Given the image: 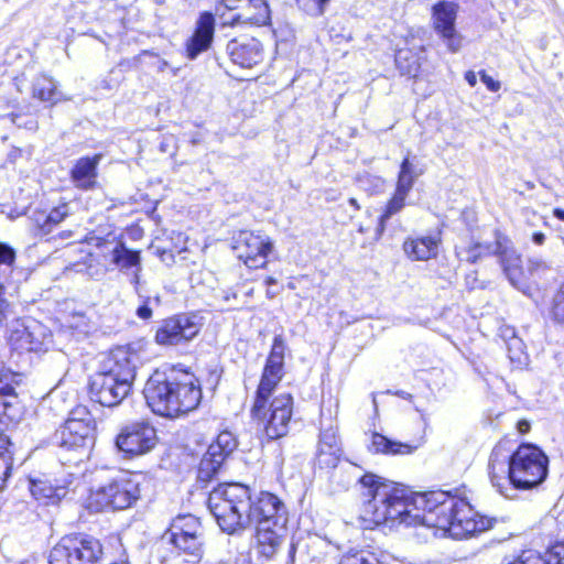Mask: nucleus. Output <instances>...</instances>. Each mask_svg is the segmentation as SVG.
<instances>
[{
  "label": "nucleus",
  "mask_w": 564,
  "mask_h": 564,
  "mask_svg": "<svg viewBox=\"0 0 564 564\" xmlns=\"http://www.w3.org/2000/svg\"><path fill=\"white\" fill-rule=\"evenodd\" d=\"M265 283H267L268 285L275 284V283H276V280H275L274 278L269 276V278L265 280Z\"/></svg>",
  "instance_id": "nucleus-62"
},
{
  "label": "nucleus",
  "mask_w": 564,
  "mask_h": 564,
  "mask_svg": "<svg viewBox=\"0 0 564 564\" xmlns=\"http://www.w3.org/2000/svg\"><path fill=\"white\" fill-rule=\"evenodd\" d=\"M532 239L535 245H542L545 240V236L542 232H535Z\"/></svg>",
  "instance_id": "nucleus-56"
},
{
  "label": "nucleus",
  "mask_w": 564,
  "mask_h": 564,
  "mask_svg": "<svg viewBox=\"0 0 564 564\" xmlns=\"http://www.w3.org/2000/svg\"><path fill=\"white\" fill-rule=\"evenodd\" d=\"M237 446L238 441L230 431L225 430L220 432L216 441L208 446L199 463L198 479L200 481H209Z\"/></svg>",
  "instance_id": "nucleus-15"
},
{
  "label": "nucleus",
  "mask_w": 564,
  "mask_h": 564,
  "mask_svg": "<svg viewBox=\"0 0 564 564\" xmlns=\"http://www.w3.org/2000/svg\"><path fill=\"white\" fill-rule=\"evenodd\" d=\"M79 564H104V550L100 541L90 535L75 534L65 536Z\"/></svg>",
  "instance_id": "nucleus-24"
},
{
  "label": "nucleus",
  "mask_w": 564,
  "mask_h": 564,
  "mask_svg": "<svg viewBox=\"0 0 564 564\" xmlns=\"http://www.w3.org/2000/svg\"><path fill=\"white\" fill-rule=\"evenodd\" d=\"M518 429L521 433H527L530 429V424L527 421H520L518 423Z\"/></svg>",
  "instance_id": "nucleus-57"
},
{
  "label": "nucleus",
  "mask_w": 564,
  "mask_h": 564,
  "mask_svg": "<svg viewBox=\"0 0 564 564\" xmlns=\"http://www.w3.org/2000/svg\"><path fill=\"white\" fill-rule=\"evenodd\" d=\"M160 257L161 260L169 265L174 262V256L169 251H163Z\"/></svg>",
  "instance_id": "nucleus-54"
},
{
  "label": "nucleus",
  "mask_w": 564,
  "mask_h": 564,
  "mask_svg": "<svg viewBox=\"0 0 564 564\" xmlns=\"http://www.w3.org/2000/svg\"><path fill=\"white\" fill-rule=\"evenodd\" d=\"M218 525L229 534L249 527L250 490L240 484H226L214 489L207 500Z\"/></svg>",
  "instance_id": "nucleus-4"
},
{
  "label": "nucleus",
  "mask_w": 564,
  "mask_h": 564,
  "mask_svg": "<svg viewBox=\"0 0 564 564\" xmlns=\"http://www.w3.org/2000/svg\"><path fill=\"white\" fill-rule=\"evenodd\" d=\"M249 525H260L268 522V525H275L279 530L286 527L288 510L285 505L273 494L261 492L257 500L250 499Z\"/></svg>",
  "instance_id": "nucleus-14"
},
{
  "label": "nucleus",
  "mask_w": 564,
  "mask_h": 564,
  "mask_svg": "<svg viewBox=\"0 0 564 564\" xmlns=\"http://www.w3.org/2000/svg\"><path fill=\"white\" fill-rule=\"evenodd\" d=\"M423 174V170L420 169L413 161L408 156L403 159L400 164V171L398 175L395 188L403 192L410 193L415 181Z\"/></svg>",
  "instance_id": "nucleus-33"
},
{
  "label": "nucleus",
  "mask_w": 564,
  "mask_h": 564,
  "mask_svg": "<svg viewBox=\"0 0 564 564\" xmlns=\"http://www.w3.org/2000/svg\"><path fill=\"white\" fill-rule=\"evenodd\" d=\"M214 32V15L209 12H203L196 22L193 35L186 42V55L189 59H195L200 53L209 48Z\"/></svg>",
  "instance_id": "nucleus-23"
},
{
  "label": "nucleus",
  "mask_w": 564,
  "mask_h": 564,
  "mask_svg": "<svg viewBox=\"0 0 564 564\" xmlns=\"http://www.w3.org/2000/svg\"><path fill=\"white\" fill-rule=\"evenodd\" d=\"M221 4L228 10H239L242 0H221Z\"/></svg>",
  "instance_id": "nucleus-51"
},
{
  "label": "nucleus",
  "mask_w": 564,
  "mask_h": 564,
  "mask_svg": "<svg viewBox=\"0 0 564 564\" xmlns=\"http://www.w3.org/2000/svg\"><path fill=\"white\" fill-rule=\"evenodd\" d=\"M409 193L403 192L401 189L395 188L393 196L388 202L384 212L379 218V224L377 227V235L380 237L382 232L386 229V223L389 218H391L393 215L398 214L402 210V208L405 205V199L408 197Z\"/></svg>",
  "instance_id": "nucleus-34"
},
{
  "label": "nucleus",
  "mask_w": 564,
  "mask_h": 564,
  "mask_svg": "<svg viewBox=\"0 0 564 564\" xmlns=\"http://www.w3.org/2000/svg\"><path fill=\"white\" fill-rule=\"evenodd\" d=\"M100 257L110 270L128 272L129 270H142L141 252L128 248L123 240L107 241L99 246Z\"/></svg>",
  "instance_id": "nucleus-20"
},
{
  "label": "nucleus",
  "mask_w": 564,
  "mask_h": 564,
  "mask_svg": "<svg viewBox=\"0 0 564 564\" xmlns=\"http://www.w3.org/2000/svg\"><path fill=\"white\" fill-rule=\"evenodd\" d=\"M423 444V438L416 443L392 441L380 433H372L368 449L375 454L408 455L414 453Z\"/></svg>",
  "instance_id": "nucleus-28"
},
{
  "label": "nucleus",
  "mask_w": 564,
  "mask_h": 564,
  "mask_svg": "<svg viewBox=\"0 0 564 564\" xmlns=\"http://www.w3.org/2000/svg\"><path fill=\"white\" fill-rule=\"evenodd\" d=\"M271 395H267L263 400L262 408L259 412H254L256 402L251 408V416L253 420L262 424L267 436L276 440L285 436L289 432L290 422L293 413V397L289 392H283L273 398L267 410V402Z\"/></svg>",
  "instance_id": "nucleus-5"
},
{
  "label": "nucleus",
  "mask_w": 564,
  "mask_h": 564,
  "mask_svg": "<svg viewBox=\"0 0 564 564\" xmlns=\"http://www.w3.org/2000/svg\"><path fill=\"white\" fill-rule=\"evenodd\" d=\"M360 485L367 498L360 517L368 525H424L442 530L455 539H464L486 529L467 501L445 491L411 497L406 488L373 474L364 475Z\"/></svg>",
  "instance_id": "nucleus-1"
},
{
  "label": "nucleus",
  "mask_w": 564,
  "mask_h": 564,
  "mask_svg": "<svg viewBox=\"0 0 564 564\" xmlns=\"http://www.w3.org/2000/svg\"><path fill=\"white\" fill-rule=\"evenodd\" d=\"M68 327L83 334H87L89 330L87 318L84 314H74L68 321Z\"/></svg>",
  "instance_id": "nucleus-47"
},
{
  "label": "nucleus",
  "mask_w": 564,
  "mask_h": 564,
  "mask_svg": "<svg viewBox=\"0 0 564 564\" xmlns=\"http://www.w3.org/2000/svg\"><path fill=\"white\" fill-rule=\"evenodd\" d=\"M65 536L51 550L50 564H79Z\"/></svg>",
  "instance_id": "nucleus-38"
},
{
  "label": "nucleus",
  "mask_w": 564,
  "mask_h": 564,
  "mask_svg": "<svg viewBox=\"0 0 564 564\" xmlns=\"http://www.w3.org/2000/svg\"><path fill=\"white\" fill-rule=\"evenodd\" d=\"M457 11V4L451 1H440L432 8L434 30L452 52H457L462 46V37L455 28Z\"/></svg>",
  "instance_id": "nucleus-18"
},
{
  "label": "nucleus",
  "mask_w": 564,
  "mask_h": 564,
  "mask_svg": "<svg viewBox=\"0 0 564 564\" xmlns=\"http://www.w3.org/2000/svg\"><path fill=\"white\" fill-rule=\"evenodd\" d=\"M539 268H545V264L543 261L540 260H530V269H539Z\"/></svg>",
  "instance_id": "nucleus-58"
},
{
  "label": "nucleus",
  "mask_w": 564,
  "mask_h": 564,
  "mask_svg": "<svg viewBox=\"0 0 564 564\" xmlns=\"http://www.w3.org/2000/svg\"><path fill=\"white\" fill-rule=\"evenodd\" d=\"M143 394L152 412L166 417L193 411L202 399L194 375L175 369L155 370L147 380Z\"/></svg>",
  "instance_id": "nucleus-3"
},
{
  "label": "nucleus",
  "mask_w": 564,
  "mask_h": 564,
  "mask_svg": "<svg viewBox=\"0 0 564 564\" xmlns=\"http://www.w3.org/2000/svg\"><path fill=\"white\" fill-rule=\"evenodd\" d=\"M31 494L36 500H42L45 503H56L67 495L66 486H53L45 481H32Z\"/></svg>",
  "instance_id": "nucleus-31"
},
{
  "label": "nucleus",
  "mask_w": 564,
  "mask_h": 564,
  "mask_svg": "<svg viewBox=\"0 0 564 564\" xmlns=\"http://www.w3.org/2000/svg\"><path fill=\"white\" fill-rule=\"evenodd\" d=\"M131 388L120 382L119 379L110 378L97 371L89 381L90 400L102 406H117L129 394Z\"/></svg>",
  "instance_id": "nucleus-17"
},
{
  "label": "nucleus",
  "mask_w": 564,
  "mask_h": 564,
  "mask_svg": "<svg viewBox=\"0 0 564 564\" xmlns=\"http://www.w3.org/2000/svg\"><path fill=\"white\" fill-rule=\"evenodd\" d=\"M465 79L466 82L471 86L474 87L477 83V77H476V74L471 70L467 72L465 74Z\"/></svg>",
  "instance_id": "nucleus-53"
},
{
  "label": "nucleus",
  "mask_w": 564,
  "mask_h": 564,
  "mask_svg": "<svg viewBox=\"0 0 564 564\" xmlns=\"http://www.w3.org/2000/svg\"><path fill=\"white\" fill-rule=\"evenodd\" d=\"M6 118L9 119L12 123L18 126L19 128L23 127V128H25L28 130H32V131L37 129V121L32 116H22V115L11 113Z\"/></svg>",
  "instance_id": "nucleus-43"
},
{
  "label": "nucleus",
  "mask_w": 564,
  "mask_h": 564,
  "mask_svg": "<svg viewBox=\"0 0 564 564\" xmlns=\"http://www.w3.org/2000/svg\"><path fill=\"white\" fill-rule=\"evenodd\" d=\"M0 391H1L4 395L9 397V395H11V394L13 393V388H12V387H10V386H4V387H0Z\"/></svg>",
  "instance_id": "nucleus-59"
},
{
  "label": "nucleus",
  "mask_w": 564,
  "mask_h": 564,
  "mask_svg": "<svg viewBox=\"0 0 564 564\" xmlns=\"http://www.w3.org/2000/svg\"><path fill=\"white\" fill-rule=\"evenodd\" d=\"M140 364L141 357L135 348L131 345L119 346L105 356L98 371L132 388Z\"/></svg>",
  "instance_id": "nucleus-8"
},
{
  "label": "nucleus",
  "mask_w": 564,
  "mask_h": 564,
  "mask_svg": "<svg viewBox=\"0 0 564 564\" xmlns=\"http://www.w3.org/2000/svg\"><path fill=\"white\" fill-rule=\"evenodd\" d=\"M522 341L513 337L511 341L508 344L509 358L512 362L517 365H523L525 362V354L521 348Z\"/></svg>",
  "instance_id": "nucleus-42"
},
{
  "label": "nucleus",
  "mask_w": 564,
  "mask_h": 564,
  "mask_svg": "<svg viewBox=\"0 0 564 564\" xmlns=\"http://www.w3.org/2000/svg\"><path fill=\"white\" fill-rule=\"evenodd\" d=\"M553 215L560 219V220H564V209H561V208H555L553 210Z\"/></svg>",
  "instance_id": "nucleus-60"
},
{
  "label": "nucleus",
  "mask_w": 564,
  "mask_h": 564,
  "mask_svg": "<svg viewBox=\"0 0 564 564\" xmlns=\"http://www.w3.org/2000/svg\"><path fill=\"white\" fill-rule=\"evenodd\" d=\"M300 6L305 8L312 15H318L324 12V7L328 0H297Z\"/></svg>",
  "instance_id": "nucleus-45"
},
{
  "label": "nucleus",
  "mask_w": 564,
  "mask_h": 564,
  "mask_svg": "<svg viewBox=\"0 0 564 564\" xmlns=\"http://www.w3.org/2000/svg\"><path fill=\"white\" fill-rule=\"evenodd\" d=\"M480 79L490 91H498L500 89V83L495 80L491 76L485 72H480Z\"/></svg>",
  "instance_id": "nucleus-50"
},
{
  "label": "nucleus",
  "mask_w": 564,
  "mask_h": 564,
  "mask_svg": "<svg viewBox=\"0 0 564 564\" xmlns=\"http://www.w3.org/2000/svg\"><path fill=\"white\" fill-rule=\"evenodd\" d=\"M543 564H564V542H556L551 545L543 555Z\"/></svg>",
  "instance_id": "nucleus-41"
},
{
  "label": "nucleus",
  "mask_w": 564,
  "mask_h": 564,
  "mask_svg": "<svg viewBox=\"0 0 564 564\" xmlns=\"http://www.w3.org/2000/svg\"><path fill=\"white\" fill-rule=\"evenodd\" d=\"M32 95L41 101L56 104L62 99L61 93L57 90L56 83L53 78L45 75H39L32 84Z\"/></svg>",
  "instance_id": "nucleus-32"
},
{
  "label": "nucleus",
  "mask_w": 564,
  "mask_h": 564,
  "mask_svg": "<svg viewBox=\"0 0 564 564\" xmlns=\"http://www.w3.org/2000/svg\"><path fill=\"white\" fill-rule=\"evenodd\" d=\"M339 564H387L384 556H380L373 552L359 551L355 553L345 554Z\"/></svg>",
  "instance_id": "nucleus-39"
},
{
  "label": "nucleus",
  "mask_w": 564,
  "mask_h": 564,
  "mask_svg": "<svg viewBox=\"0 0 564 564\" xmlns=\"http://www.w3.org/2000/svg\"><path fill=\"white\" fill-rule=\"evenodd\" d=\"M152 304H155L159 306L160 299L159 296L155 297H145L142 300V304L137 308V316L141 319H150L152 317Z\"/></svg>",
  "instance_id": "nucleus-44"
},
{
  "label": "nucleus",
  "mask_w": 564,
  "mask_h": 564,
  "mask_svg": "<svg viewBox=\"0 0 564 564\" xmlns=\"http://www.w3.org/2000/svg\"><path fill=\"white\" fill-rule=\"evenodd\" d=\"M285 343L281 335H276L273 339L271 351L267 358L265 366L260 379V383L256 393V410L262 408L263 400L267 395H271L283 377Z\"/></svg>",
  "instance_id": "nucleus-11"
},
{
  "label": "nucleus",
  "mask_w": 564,
  "mask_h": 564,
  "mask_svg": "<svg viewBox=\"0 0 564 564\" xmlns=\"http://www.w3.org/2000/svg\"><path fill=\"white\" fill-rule=\"evenodd\" d=\"M15 259V252L7 245L0 243V264H12Z\"/></svg>",
  "instance_id": "nucleus-49"
},
{
  "label": "nucleus",
  "mask_w": 564,
  "mask_h": 564,
  "mask_svg": "<svg viewBox=\"0 0 564 564\" xmlns=\"http://www.w3.org/2000/svg\"><path fill=\"white\" fill-rule=\"evenodd\" d=\"M494 254L499 258V263L509 282L517 289L524 284V272L521 267L520 254L511 240L503 234L495 232Z\"/></svg>",
  "instance_id": "nucleus-19"
},
{
  "label": "nucleus",
  "mask_w": 564,
  "mask_h": 564,
  "mask_svg": "<svg viewBox=\"0 0 564 564\" xmlns=\"http://www.w3.org/2000/svg\"><path fill=\"white\" fill-rule=\"evenodd\" d=\"M438 242L440 238L436 236L406 239L403 249L411 260L425 261L437 254Z\"/></svg>",
  "instance_id": "nucleus-29"
},
{
  "label": "nucleus",
  "mask_w": 564,
  "mask_h": 564,
  "mask_svg": "<svg viewBox=\"0 0 564 564\" xmlns=\"http://www.w3.org/2000/svg\"><path fill=\"white\" fill-rule=\"evenodd\" d=\"M509 564H543V561L541 560V554L529 551Z\"/></svg>",
  "instance_id": "nucleus-48"
},
{
  "label": "nucleus",
  "mask_w": 564,
  "mask_h": 564,
  "mask_svg": "<svg viewBox=\"0 0 564 564\" xmlns=\"http://www.w3.org/2000/svg\"><path fill=\"white\" fill-rule=\"evenodd\" d=\"M547 464L545 454L532 444H522L512 454L498 444L491 451L488 469L492 486L510 497L509 490H528L544 481Z\"/></svg>",
  "instance_id": "nucleus-2"
},
{
  "label": "nucleus",
  "mask_w": 564,
  "mask_h": 564,
  "mask_svg": "<svg viewBox=\"0 0 564 564\" xmlns=\"http://www.w3.org/2000/svg\"><path fill=\"white\" fill-rule=\"evenodd\" d=\"M68 215V205L63 204L50 212V214H41L37 218V225L44 234L51 232L53 226L58 225Z\"/></svg>",
  "instance_id": "nucleus-36"
},
{
  "label": "nucleus",
  "mask_w": 564,
  "mask_h": 564,
  "mask_svg": "<svg viewBox=\"0 0 564 564\" xmlns=\"http://www.w3.org/2000/svg\"><path fill=\"white\" fill-rule=\"evenodd\" d=\"M101 155L96 154L93 158H80L70 171V178L76 187L90 189L94 187L97 177V166Z\"/></svg>",
  "instance_id": "nucleus-27"
},
{
  "label": "nucleus",
  "mask_w": 564,
  "mask_h": 564,
  "mask_svg": "<svg viewBox=\"0 0 564 564\" xmlns=\"http://www.w3.org/2000/svg\"><path fill=\"white\" fill-rule=\"evenodd\" d=\"M10 445L11 443L7 436H0V491L4 488L12 468V454L9 449Z\"/></svg>",
  "instance_id": "nucleus-37"
},
{
  "label": "nucleus",
  "mask_w": 564,
  "mask_h": 564,
  "mask_svg": "<svg viewBox=\"0 0 564 564\" xmlns=\"http://www.w3.org/2000/svg\"><path fill=\"white\" fill-rule=\"evenodd\" d=\"M227 52L232 63L243 68H251L263 59V47L254 37L231 40Z\"/></svg>",
  "instance_id": "nucleus-22"
},
{
  "label": "nucleus",
  "mask_w": 564,
  "mask_h": 564,
  "mask_svg": "<svg viewBox=\"0 0 564 564\" xmlns=\"http://www.w3.org/2000/svg\"><path fill=\"white\" fill-rule=\"evenodd\" d=\"M495 242L491 243H479L475 242L467 248H456V253L463 260L475 263L482 257L494 254Z\"/></svg>",
  "instance_id": "nucleus-35"
},
{
  "label": "nucleus",
  "mask_w": 564,
  "mask_h": 564,
  "mask_svg": "<svg viewBox=\"0 0 564 564\" xmlns=\"http://www.w3.org/2000/svg\"><path fill=\"white\" fill-rule=\"evenodd\" d=\"M156 443V431L147 422H134L124 426L116 438L117 448L131 457L149 453Z\"/></svg>",
  "instance_id": "nucleus-12"
},
{
  "label": "nucleus",
  "mask_w": 564,
  "mask_h": 564,
  "mask_svg": "<svg viewBox=\"0 0 564 564\" xmlns=\"http://www.w3.org/2000/svg\"><path fill=\"white\" fill-rule=\"evenodd\" d=\"M132 270H133V272H132V275H131V279H130V283L133 284L134 290L138 293L139 292L138 285L140 283V272H141V270H137V269H132Z\"/></svg>",
  "instance_id": "nucleus-52"
},
{
  "label": "nucleus",
  "mask_w": 564,
  "mask_h": 564,
  "mask_svg": "<svg viewBox=\"0 0 564 564\" xmlns=\"http://www.w3.org/2000/svg\"><path fill=\"white\" fill-rule=\"evenodd\" d=\"M343 456V449L337 436V430L333 426L323 429L319 434L315 464L319 469H334Z\"/></svg>",
  "instance_id": "nucleus-21"
},
{
  "label": "nucleus",
  "mask_w": 564,
  "mask_h": 564,
  "mask_svg": "<svg viewBox=\"0 0 564 564\" xmlns=\"http://www.w3.org/2000/svg\"><path fill=\"white\" fill-rule=\"evenodd\" d=\"M221 299L224 302L228 303L231 299H236V293L231 291H221Z\"/></svg>",
  "instance_id": "nucleus-55"
},
{
  "label": "nucleus",
  "mask_w": 564,
  "mask_h": 564,
  "mask_svg": "<svg viewBox=\"0 0 564 564\" xmlns=\"http://www.w3.org/2000/svg\"><path fill=\"white\" fill-rule=\"evenodd\" d=\"M550 317L555 324L564 326V283L553 295Z\"/></svg>",
  "instance_id": "nucleus-40"
},
{
  "label": "nucleus",
  "mask_w": 564,
  "mask_h": 564,
  "mask_svg": "<svg viewBox=\"0 0 564 564\" xmlns=\"http://www.w3.org/2000/svg\"><path fill=\"white\" fill-rule=\"evenodd\" d=\"M349 204L355 207L356 209H360V206L356 198H349Z\"/></svg>",
  "instance_id": "nucleus-61"
},
{
  "label": "nucleus",
  "mask_w": 564,
  "mask_h": 564,
  "mask_svg": "<svg viewBox=\"0 0 564 564\" xmlns=\"http://www.w3.org/2000/svg\"><path fill=\"white\" fill-rule=\"evenodd\" d=\"M395 66L401 75L416 78L421 69V55L411 48H400L395 53Z\"/></svg>",
  "instance_id": "nucleus-30"
},
{
  "label": "nucleus",
  "mask_w": 564,
  "mask_h": 564,
  "mask_svg": "<svg viewBox=\"0 0 564 564\" xmlns=\"http://www.w3.org/2000/svg\"><path fill=\"white\" fill-rule=\"evenodd\" d=\"M50 343L51 335L47 328L36 321L29 324L15 321L10 329L9 344L12 349L20 352L46 350Z\"/></svg>",
  "instance_id": "nucleus-13"
},
{
  "label": "nucleus",
  "mask_w": 564,
  "mask_h": 564,
  "mask_svg": "<svg viewBox=\"0 0 564 564\" xmlns=\"http://www.w3.org/2000/svg\"><path fill=\"white\" fill-rule=\"evenodd\" d=\"M140 498L139 482L128 474L120 475L97 489L91 495V505L97 510H123Z\"/></svg>",
  "instance_id": "nucleus-6"
},
{
  "label": "nucleus",
  "mask_w": 564,
  "mask_h": 564,
  "mask_svg": "<svg viewBox=\"0 0 564 564\" xmlns=\"http://www.w3.org/2000/svg\"><path fill=\"white\" fill-rule=\"evenodd\" d=\"M170 541L182 553L188 556L186 561L197 563L203 555L204 530L193 514L177 516L169 529Z\"/></svg>",
  "instance_id": "nucleus-7"
},
{
  "label": "nucleus",
  "mask_w": 564,
  "mask_h": 564,
  "mask_svg": "<svg viewBox=\"0 0 564 564\" xmlns=\"http://www.w3.org/2000/svg\"><path fill=\"white\" fill-rule=\"evenodd\" d=\"M256 530L259 553L267 558H272L283 541L286 527L279 530L278 527L268 525V522H264L263 524L256 525Z\"/></svg>",
  "instance_id": "nucleus-26"
},
{
  "label": "nucleus",
  "mask_w": 564,
  "mask_h": 564,
  "mask_svg": "<svg viewBox=\"0 0 564 564\" xmlns=\"http://www.w3.org/2000/svg\"><path fill=\"white\" fill-rule=\"evenodd\" d=\"M238 259L248 268H263L268 262V256L273 249L270 238L253 231L242 230L234 237L232 246Z\"/></svg>",
  "instance_id": "nucleus-10"
},
{
  "label": "nucleus",
  "mask_w": 564,
  "mask_h": 564,
  "mask_svg": "<svg viewBox=\"0 0 564 564\" xmlns=\"http://www.w3.org/2000/svg\"><path fill=\"white\" fill-rule=\"evenodd\" d=\"M270 21V9L267 0H242L240 11L232 18L231 24L249 23L265 25Z\"/></svg>",
  "instance_id": "nucleus-25"
},
{
  "label": "nucleus",
  "mask_w": 564,
  "mask_h": 564,
  "mask_svg": "<svg viewBox=\"0 0 564 564\" xmlns=\"http://www.w3.org/2000/svg\"><path fill=\"white\" fill-rule=\"evenodd\" d=\"M199 332L195 316L176 315L163 321L155 334L159 345H178L193 339Z\"/></svg>",
  "instance_id": "nucleus-16"
},
{
  "label": "nucleus",
  "mask_w": 564,
  "mask_h": 564,
  "mask_svg": "<svg viewBox=\"0 0 564 564\" xmlns=\"http://www.w3.org/2000/svg\"><path fill=\"white\" fill-rule=\"evenodd\" d=\"M294 552H295V546H294V544H292L291 550H290V555L293 556Z\"/></svg>",
  "instance_id": "nucleus-63"
},
{
  "label": "nucleus",
  "mask_w": 564,
  "mask_h": 564,
  "mask_svg": "<svg viewBox=\"0 0 564 564\" xmlns=\"http://www.w3.org/2000/svg\"><path fill=\"white\" fill-rule=\"evenodd\" d=\"M57 444L65 449L86 451L93 443V425L85 408L77 409L56 433Z\"/></svg>",
  "instance_id": "nucleus-9"
},
{
  "label": "nucleus",
  "mask_w": 564,
  "mask_h": 564,
  "mask_svg": "<svg viewBox=\"0 0 564 564\" xmlns=\"http://www.w3.org/2000/svg\"><path fill=\"white\" fill-rule=\"evenodd\" d=\"M165 0H154L156 4H163Z\"/></svg>",
  "instance_id": "nucleus-64"
},
{
  "label": "nucleus",
  "mask_w": 564,
  "mask_h": 564,
  "mask_svg": "<svg viewBox=\"0 0 564 564\" xmlns=\"http://www.w3.org/2000/svg\"><path fill=\"white\" fill-rule=\"evenodd\" d=\"M13 315V307L4 296V286L0 284V324Z\"/></svg>",
  "instance_id": "nucleus-46"
}]
</instances>
